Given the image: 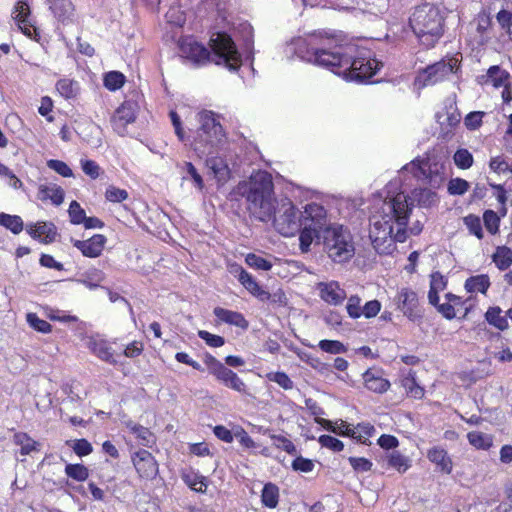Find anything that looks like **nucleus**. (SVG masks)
<instances>
[{"label":"nucleus","instance_id":"nucleus-11","mask_svg":"<svg viewBox=\"0 0 512 512\" xmlns=\"http://www.w3.org/2000/svg\"><path fill=\"white\" fill-rule=\"evenodd\" d=\"M403 169L411 171L418 180H427L433 187L438 186L442 181L441 167L437 163L431 164L429 159L413 160Z\"/></svg>","mask_w":512,"mask_h":512},{"label":"nucleus","instance_id":"nucleus-3","mask_svg":"<svg viewBox=\"0 0 512 512\" xmlns=\"http://www.w3.org/2000/svg\"><path fill=\"white\" fill-rule=\"evenodd\" d=\"M209 44L211 52L193 38H185L179 45L180 55L196 65L214 62L231 71H236L241 66V55L230 36L217 33L210 39Z\"/></svg>","mask_w":512,"mask_h":512},{"label":"nucleus","instance_id":"nucleus-19","mask_svg":"<svg viewBox=\"0 0 512 512\" xmlns=\"http://www.w3.org/2000/svg\"><path fill=\"white\" fill-rule=\"evenodd\" d=\"M427 458L435 464L441 472L445 474L452 472L453 462L444 448L440 446L430 448L427 452Z\"/></svg>","mask_w":512,"mask_h":512},{"label":"nucleus","instance_id":"nucleus-50","mask_svg":"<svg viewBox=\"0 0 512 512\" xmlns=\"http://www.w3.org/2000/svg\"><path fill=\"white\" fill-rule=\"evenodd\" d=\"M454 162L461 169H468L473 164V156L467 149H459L454 154Z\"/></svg>","mask_w":512,"mask_h":512},{"label":"nucleus","instance_id":"nucleus-28","mask_svg":"<svg viewBox=\"0 0 512 512\" xmlns=\"http://www.w3.org/2000/svg\"><path fill=\"white\" fill-rule=\"evenodd\" d=\"M490 285L489 276L486 274H480L466 279L464 287L469 293L479 292L485 294Z\"/></svg>","mask_w":512,"mask_h":512},{"label":"nucleus","instance_id":"nucleus-45","mask_svg":"<svg viewBox=\"0 0 512 512\" xmlns=\"http://www.w3.org/2000/svg\"><path fill=\"white\" fill-rule=\"evenodd\" d=\"M269 381L277 383L284 390H291L294 387L293 381L285 372H270L266 375Z\"/></svg>","mask_w":512,"mask_h":512},{"label":"nucleus","instance_id":"nucleus-47","mask_svg":"<svg viewBox=\"0 0 512 512\" xmlns=\"http://www.w3.org/2000/svg\"><path fill=\"white\" fill-rule=\"evenodd\" d=\"M68 214L70 217V222L74 225L82 224L86 218L85 210L75 200L70 203Z\"/></svg>","mask_w":512,"mask_h":512},{"label":"nucleus","instance_id":"nucleus-2","mask_svg":"<svg viewBox=\"0 0 512 512\" xmlns=\"http://www.w3.org/2000/svg\"><path fill=\"white\" fill-rule=\"evenodd\" d=\"M415 202L420 206H431L437 202V194L420 188L414 189L409 196L402 191L392 193L388 188L385 199L375 206L370 217L369 238L378 254H392L396 242L406 241L408 219Z\"/></svg>","mask_w":512,"mask_h":512},{"label":"nucleus","instance_id":"nucleus-38","mask_svg":"<svg viewBox=\"0 0 512 512\" xmlns=\"http://www.w3.org/2000/svg\"><path fill=\"white\" fill-rule=\"evenodd\" d=\"M469 443L476 449H489L492 446V437L488 434L472 431L467 434Z\"/></svg>","mask_w":512,"mask_h":512},{"label":"nucleus","instance_id":"nucleus-58","mask_svg":"<svg viewBox=\"0 0 512 512\" xmlns=\"http://www.w3.org/2000/svg\"><path fill=\"white\" fill-rule=\"evenodd\" d=\"M105 197L110 202H122L128 198V192L115 186L106 189Z\"/></svg>","mask_w":512,"mask_h":512},{"label":"nucleus","instance_id":"nucleus-48","mask_svg":"<svg viewBox=\"0 0 512 512\" xmlns=\"http://www.w3.org/2000/svg\"><path fill=\"white\" fill-rule=\"evenodd\" d=\"M245 262L248 266L258 270L268 271L272 268L271 262L254 253H249L245 258Z\"/></svg>","mask_w":512,"mask_h":512},{"label":"nucleus","instance_id":"nucleus-31","mask_svg":"<svg viewBox=\"0 0 512 512\" xmlns=\"http://www.w3.org/2000/svg\"><path fill=\"white\" fill-rule=\"evenodd\" d=\"M261 501L268 508H275L279 501V488L273 483L264 485L261 494Z\"/></svg>","mask_w":512,"mask_h":512},{"label":"nucleus","instance_id":"nucleus-37","mask_svg":"<svg viewBox=\"0 0 512 512\" xmlns=\"http://www.w3.org/2000/svg\"><path fill=\"white\" fill-rule=\"evenodd\" d=\"M0 225L10 230L13 234H19L23 230V221L17 215L0 213Z\"/></svg>","mask_w":512,"mask_h":512},{"label":"nucleus","instance_id":"nucleus-44","mask_svg":"<svg viewBox=\"0 0 512 512\" xmlns=\"http://www.w3.org/2000/svg\"><path fill=\"white\" fill-rule=\"evenodd\" d=\"M65 473L68 477L80 482L85 481L89 476L88 469L82 464H67Z\"/></svg>","mask_w":512,"mask_h":512},{"label":"nucleus","instance_id":"nucleus-39","mask_svg":"<svg viewBox=\"0 0 512 512\" xmlns=\"http://www.w3.org/2000/svg\"><path fill=\"white\" fill-rule=\"evenodd\" d=\"M104 278V274L99 269H92L82 274V278L79 280L82 284H84L89 289H95L99 287V284L102 282Z\"/></svg>","mask_w":512,"mask_h":512},{"label":"nucleus","instance_id":"nucleus-30","mask_svg":"<svg viewBox=\"0 0 512 512\" xmlns=\"http://www.w3.org/2000/svg\"><path fill=\"white\" fill-rule=\"evenodd\" d=\"M206 164L219 181H224L229 177L228 165L221 157H209L206 160Z\"/></svg>","mask_w":512,"mask_h":512},{"label":"nucleus","instance_id":"nucleus-13","mask_svg":"<svg viewBox=\"0 0 512 512\" xmlns=\"http://www.w3.org/2000/svg\"><path fill=\"white\" fill-rule=\"evenodd\" d=\"M396 304L398 309L410 320L415 321L422 317L418 296L413 290L402 288L397 294Z\"/></svg>","mask_w":512,"mask_h":512},{"label":"nucleus","instance_id":"nucleus-54","mask_svg":"<svg viewBox=\"0 0 512 512\" xmlns=\"http://www.w3.org/2000/svg\"><path fill=\"white\" fill-rule=\"evenodd\" d=\"M483 220H484L486 229L491 234H496L498 232L500 218L498 217L496 212H494L492 210L485 211L484 215H483Z\"/></svg>","mask_w":512,"mask_h":512},{"label":"nucleus","instance_id":"nucleus-29","mask_svg":"<svg viewBox=\"0 0 512 512\" xmlns=\"http://www.w3.org/2000/svg\"><path fill=\"white\" fill-rule=\"evenodd\" d=\"M184 483L192 490L204 493L207 488L206 478L193 470H188L182 473Z\"/></svg>","mask_w":512,"mask_h":512},{"label":"nucleus","instance_id":"nucleus-14","mask_svg":"<svg viewBox=\"0 0 512 512\" xmlns=\"http://www.w3.org/2000/svg\"><path fill=\"white\" fill-rule=\"evenodd\" d=\"M132 462L141 478L154 479L157 476L158 463L149 451L141 449L135 452Z\"/></svg>","mask_w":512,"mask_h":512},{"label":"nucleus","instance_id":"nucleus-64","mask_svg":"<svg viewBox=\"0 0 512 512\" xmlns=\"http://www.w3.org/2000/svg\"><path fill=\"white\" fill-rule=\"evenodd\" d=\"M81 167L83 172L90 176L92 179H96L99 176L100 167L93 160H81Z\"/></svg>","mask_w":512,"mask_h":512},{"label":"nucleus","instance_id":"nucleus-6","mask_svg":"<svg viewBox=\"0 0 512 512\" xmlns=\"http://www.w3.org/2000/svg\"><path fill=\"white\" fill-rule=\"evenodd\" d=\"M200 127L193 142L194 151L200 155H211L226 140L225 131L212 111L198 113Z\"/></svg>","mask_w":512,"mask_h":512},{"label":"nucleus","instance_id":"nucleus-42","mask_svg":"<svg viewBox=\"0 0 512 512\" xmlns=\"http://www.w3.org/2000/svg\"><path fill=\"white\" fill-rule=\"evenodd\" d=\"M14 443L21 447V454L28 455L36 449V442L31 439L26 433H16L13 437Z\"/></svg>","mask_w":512,"mask_h":512},{"label":"nucleus","instance_id":"nucleus-49","mask_svg":"<svg viewBox=\"0 0 512 512\" xmlns=\"http://www.w3.org/2000/svg\"><path fill=\"white\" fill-rule=\"evenodd\" d=\"M497 22L506 32L510 41H512V13L507 10H500L496 15Z\"/></svg>","mask_w":512,"mask_h":512},{"label":"nucleus","instance_id":"nucleus-12","mask_svg":"<svg viewBox=\"0 0 512 512\" xmlns=\"http://www.w3.org/2000/svg\"><path fill=\"white\" fill-rule=\"evenodd\" d=\"M138 104L134 101H125L117 108L111 118L112 127L119 135H124L128 124L136 120L138 113Z\"/></svg>","mask_w":512,"mask_h":512},{"label":"nucleus","instance_id":"nucleus-22","mask_svg":"<svg viewBox=\"0 0 512 512\" xmlns=\"http://www.w3.org/2000/svg\"><path fill=\"white\" fill-rule=\"evenodd\" d=\"M64 195V190L57 184H40L38 187V198L41 201L50 200L56 206L63 203Z\"/></svg>","mask_w":512,"mask_h":512},{"label":"nucleus","instance_id":"nucleus-61","mask_svg":"<svg viewBox=\"0 0 512 512\" xmlns=\"http://www.w3.org/2000/svg\"><path fill=\"white\" fill-rule=\"evenodd\" d=\"M476 23H477L476 30L480 34V36L482 38L481 41L483 42L485 40L484 34L489 30V28L492 25V19L486 13H479L476 18Z\"/></svg>","mask_w":512,"mask_h":512},{"label":"nucleus","instance_id":"nucleus-52","mask_svg":"<svg viewBox=\"0 0 512 512\" xmlns=\"http://www.w3.org/2000/svg\"><path fill=\"white\" fill-rule=\"evenodd\" d=\"M464 223L470 233L474 234L478 239L483 238L482 224L478 216L470 214L464 218Z\"/></svg>","mask_w":512,"mask_h":512},{"label":"nucleus","instance_id":"nucleus-25","mask_svg":"<svg viewBox=\"0 0 512 512\" xmlns=\"http://www.w3.org/2000/svg\"><path fill=\"white\" fill-rule=\"evenodd\" d=\"M49 8L61 22L68 21L74 14V6L70 0H48Z\"/></svg>","mask_w":512,"mask_h":512},{"label":"nucleus","instance_id":"nucleus-24","mask_svg":"<svg viewBox=\"0 0 512 512\" xmlns=\"http://www.w3.org/2000/svg\"><path fill=\"white\" fill-rule=\"evenodd\" d=\"M214 315L218 318V320L234 325L236 327L246 329L248 328V321L244 318V316L237 312L231 311L228 309H224L222 307H216L213 311Z\"/></svg>","mask_w":512,"mask_h":512},{"label":"nucleus","instance_id":"nucleus-32","mask_svg":"<svg viewBox=\"0 0 512 512\" xmlns=\"http://www.w3.org/2000/svg\"><path fill=\"white\" fill-rule=\"evenodd\" d=\"M492 259L498 269L506 270L512 264V250L506 246L497 247Z\"/></svg>","mask_w":512,"mask_h":512},{"label":"nucleus","instance_id":"nucleus-23","mask_svg":"<svg viewBox=\"0 0 512 512\" xmlns=\"http://www.w3.org/2000/svg\"><path fill=\"white\" fill-rule=\"evenodd\" d=\"M237 271L239 282L254 296H257L261 300H267L270 297L269 292L263 290L254 278L245 271L242 267H238Z\"/></svg>","mask_w":512,"mask_h":512},{"label":"nucleus","instance_id":"nucleus-8","mask_svg":"<svg viewBox=\"0 0 512 512\" xmlns=\"http://www.w3.org/2000/svg\"><path fill=\"white\" fill-rule=\"evenodd\" d=\"M327 224V212L317 203L308 204L303 212V229L299 235L300 249L303 253L310 250L314 239L322 240Z\"/></svg>","mask_w":512,"mask_h":512},{"label":"nucleus","instance_id":"nucleus-60","mask_svg":"<svg viewBox=\"0 0 512 512\" xmlns=\"http://www.w3.org/2000/svg\"><path fill=\"white\" fill-rule=\"evenodd\" d=\"M198 336H199V338L204 340L206 342V344L209 345L210 347H215V348L221 347L225 343V340L223 337H221L219 335L212 334L205 330H199Z\"/></svg>","mask_w":512,"mask_h":512},{"label":"nucleus","instance_id":"nucleus-5","mask_svg":"<svg viewBox=\"0 0 512 512\" xmlns=\"http://www.w3.org/2000/svg\"><path fill=\"white\" fill-rule=\"evenodd\" d=\"M409 25L424 46L433 47L443 35L444 16L439 7L425 3L414 9Z\"/></svg>","mask_w":512,"mask_h":512},{"label":"nucleus","instance_id":"nucleus-46","mask_svg":"<svg viewBox=\"0 0 512 512\" xmlns=\"http://www.w3.org/2000/svg\"><path fill=\"white\" fill-rule=\"evenodd\" d=\"M28 324L36 331L41 333H49L52 326L46 320L40 319L36 313H28L26 315Z\"/></svg>","mask_w":512,"mask_h":512},{"label":"nucleus","instance_id":"nucleus-41","mask_svg":"<svg viewBox=\"0 0 512 512\" xmlns=\"http://www.w3.org/2000/svg\"><path fill=\"white\" fill-rule=\"evenodd\" d=\"M124 83L125 76L121 72L110 71L104 76V86L110 91L120 89Z\"/></svg>","mask_w":512,"mask_h":512},{"label":"nucleus","instance_id":"nucleus-20","mask_svg":"<svg viewBox=\"0 0 512 512\" xmlns=\"http://www.w3.org/2000/svg\"><path fill=\"white\" fill-rule=\"evenodd\" d=\"M27 232L34 239H40L44 243H51L57 236V229L53 223L41 222L30 225Z\"/></svg>","mask_w":512,"mask_h":512},{"label":"nucleus","instance_id":"nucleus-40","mask_svg":"<svg viewBox=\"0 0 512 512\" xmlns=\"http://www.w3.org/2000/svg\"><path fill=\"white\" fill-rule=\"evenodd\" d=\"M133 434L141 446L151 447L156 442L154 434L146 427L133 426Z\"/></svg>","mask_w":512,"mask_h":512},{"label":"nucleus","instance_id":"nucleus-7","mask_svg":"<svg viewBox=\"0 0 512 512\" xmlns=\"http://www.w3.org/2000/svg\"><path fill=\"white\" fill-rule=\"evenodd\" d=\"M322 242L328 257L335 263H346L355 255V245L350 231L342 225L330 224L328 219Z\"/></svg>","mask_w":512,"mask_h":512},{"label":"nucleus","instance_id":"nucleus-33","mask_svg":"<svg viewBox=\"0 0 512 512\" xmlns=\"http://www.w3.org/2000/svg\"><path fill=\"white\" fill-rule=\"evenodd\" d=\"M59 94L65 99L75 98L79 92V84L72 79H60L56 84Z\"/></svg>","mask_w":512,"mask_h":512},{"label":"nucleus","instance_id":"nucleus-10","mask_svg":"<svg viewBox=\"0 0 512 512\" xmlns=\"http://www.w3.org/2000/svg\"><path fill=\"white\" fill-rule=\"evenodd\" d=\"M457 63L458 60L456 58H449L434 63L420 73L418 80L422 86L435 85L455 73Z\"/></svg>","mask_w":512,"mask_h":512},{"label":"nucleus","instance_id":"nucleus-57","mask_svg":"<svg viewBox=\"0 0 512 512\" xmlns=\"http://www.w3.org/2000/svg\"><path fill=\"white\" fill-rule=\"evenodd\" d=\"M485 116V112L473 111L467 114L464 119V124L469 130H476L482 125V119Z\"/></svg>","mask_w":512,"mask_h":512},{"label":"nucleus","instance_id":"nucleus-51","mask_svg":"<svg viewBox=\"0 0 512 512\" xmlns=\"http://www.w3.org/2000/svg\"><path fill=\"white\" fill-rule=\"evenodd\" d=\"M271 439L273 440V444L281 449L287 452L290 455H296L297 449L293 442L282 435H272Z\"/></svg>","mask_w":512,"mask_h":512},{"label":"nucleus","instance_id":"nucleus-43","mask_svg":"<svg viewBox=\"0 0 512 512\" xmlns=\"http://www.w3.org/2000/svg\"><path fill=\"white\" fill-rule=\"evenodd\" d=\"M318 347L326 353L343 354L347 352V347L338 340H321Z\"/></svg>","mask_w":512,"mask_h":512},{"label":"nucleus","instance_id":"nucleus-63","mask_svg":"<svg viewBox=\"0 0 512 512\" xmlns=\"http://www.w3.org/2000/svg\"><path fill=\"white\" fill-rule=\"evenodd\" d=\"M73 450L78 456L82 457L92 453L93 448L91 443L86 439H78L74 441Z\"/></svg>","mask_w":512,"mask_h":512},{"label":"nucleus","instance_id":"nucleus-4","mask_svg":"<svg viewBox=\"0 0 512 512\" xmlns=\"http://www.w3.org/2000/svg\"><path fill=\"white\" fill-rule=\"evenodd\" d=\"M237 193L246 199L247 209L254 218L262 222L272 219L276 199L270 173L261 170L252 173L248 180L238 184Z\"/></svg>","mask_w":512,"mask_h":512},{"label":"nucleus","instance_id":"nucleus-59","mask_svg":"<svg viewBox=\"0 0 512 512\" xmlns=\"http://www.w3.org/2000/svg\"><path fill=\"white\" fill-rule=\"evenodd\" d=\"M47 166L63 177L73 176V172H72L71 168L65 162H63L61 160H55V159L48 160Z\"/></svg>","mask_w":512,"mask_h":512},{"label":"nucleus","instance_id":"nucleus-34","mask_svg":"<svg viewBox=\"0 0 512 512\" xmlns=\"http://www.w3.org/2000/svg\"><path fill=\"white\" fill-rule=\"evenodd\" d=\"M375 428L370 423H360L351 430V438L361 444H367L369 437L373 436Z\"/></svg>","mask_w":512,"mask_h":512},{"label":"nucleus","instance_id":"nucleus-9","mask_svg":"<svg viewBox=\"0 0 512 512\" xmlns=\"http://www.w3.org/2000/svg\"><path fill=\"white\" fill-rule=\"evenodd\" d=\"M275 229L285 237L294 236L301 227V213L288 198L281 199L272 215Z\"/></svg>","mask_w":512,"mask_h":512},{"label":"nucleus","instance_id":"nucleus-62","mask_svg":"<svg viewBox=\"0 0 512 512\" xmlns=\"http://www.w3.org/2000/svg\"><path fill=\"white\" fill-rule=\"evenodd\" d=\"M348 461L355 471L367 472L372 468V462L362 457H349Z\"/></svg>","mask_w":512,"mask_h":512},{"label":"nucleus","instance_id":"nucleus-53","mask_svg":"<svg viewBox=\"0 0 512 512\" xmlns=\"http://www.w3.org/2000/svg\"><path fill=\"white\" fill-rule=\"evenodd\" d=\"M346 310L351 318H360L362 316L361 298L357 295L350 296L348 298Z\"/></svg>","mask_w":512,"mask_h":512},{"label":"nucleus","instance_id":"nucleus-15","mask_svg":"<svg viewBox=\"0 0 512 512\" xmlns=\"http://www.w3.org/2000/svg\"><path fill=\"white\" fill-rule=\"evenodd\" d=\"M12 14L19 30L27 37L33 38L36 34V27L33 24L30 7L27 1H17Z\"/></svg>","mask_w":512,"mask_h":512},{"label":"nucleus","instance_id":"nucleus-17","mask_svg":"<svg viewBox=\"0 0 512 512\" xmlns=\"http://www.w3.org/2000/svg\"><path fill=\"white\" fill-rule=\"evenodd\" d=\"M317 288L321 299L330 305H340L347 297L345 290L336 281L320 282Z\"/></svg>","mask_w":512,"mask_h":512},{"label":"nucleus","instance_id":"nucleus-55","mask_svg":"<svg viewBox=\"0 0 512 512\" xmlns=\"http://www.w3.org/2000/svg\"><path fill=\"white\" fill-rule=\"evenodd\" d=\"M318 441L322 447L330 449L333 452H340L344 448L342 441L330 435H321Z\"/></svg>","mask_w":512,"mask_h":512},{"label":"nucleus","instance_id":"nucleus-35","mask_svg":"<svg viewBox=\"0 0 512 512\" xmlns=\"http://www.w3.org/2000/svg\"><path fill=\"white\" fill-rule=\"evenodd\" d=\"M387 462L389 466L393 467L400 473L406 472L411 466L410 459L398 451H393L388 454Z\"/></svg>","mask_w":512,"mask_h":512},{"label":"nucleus","instance_id":"nucleus-56","mask_svg":"<svg viewBox=\"0 0 512 512\" xmlns=\"http://www.w3.org/2000/svg\"><path fill=\"white\" fill-rule=\"evenodd\" d=\"M469 189V183L461 178L451 179L448 183V192L451 195H463Z\"/></svg>","mask_w":512,"mask_h":512},{"label":"nucleus","instance_id":"nucleus-26","mask_svg":"<svg viewBox=\"0 0 512 512\" xmlns=\"http://www.w3.org/2000/svg\"><path fill=\"white\" fill-rule=\"evenodd\" d=\"M363 378L366 388L372 392L382 394L390 387V382L387 379L377 375L371 370H367L364 373Z\"/></svg>","mask_w":512,"mask_h":512},{"label":"nucleus","instance_id":"nucleus-16","mask_svg":"<svg viewBox=\"0 0 512 512\" xmlns=\"http://www.w3.org/2000/svg\"><path fill=\"white\" fill-rule=\"evenodd\" d=\"M71 242L74 247L81 251L83 256L97 258L102 254L107 239L102 234H95L87 240L71 239Z\"/></svg>","mask_w":512,"mask_h":512},{"label":"nucleus","instance_id":"nucleus-36","mask_svg":"<svg viewBox=\"0 0 512 512\" xmlns=\"http://www.w3.org/2000/svg\"><path fill=\"white\" fill-rule=\"evenodd\" d=\"M499 307H490L485 313L487 322L499 330H505L508 327L507 319L501 315Z\"/></svg>","mask_w":512,"mask_h":512},{"label":"nucleus","instance_id":"nucleus-1","mask_svg":"<svg viewBox=\"0 0 512 512\" xmlns=\"http://www.w3.org/2000/svg\"><path fill=\"white\" fill-rule=\"evenodd\" d=\"M295 55L303 61L327 68L346 80L363 82L380 69L370 52L353 43H342L326 32L310 34L293 42Z\"/></svg>","mask_w":512,"mask_h":512},{"label":"nucleus","instance_id":"nucleus-18","mask_svg":"<svg viewBox=\"0 0 512 512\" xmlns=\"http://www.w3.org/2000/svg\"><path fill=\"white\" fill-rule=\"evenodd\" d=\"M215 378L223 383L226 387L237 391L243 395H250L246 384L243 380L231 369L226 366L215 376Z\"/></svg>","mask_w":512,"mask_h":512},{"label":"nucleus","instance_id":"nucleus-21","mask_svg":"<svg viewBox=\"0 0 512 512\" xmlns=\"http://www.w3.org/2000/svg\"><path fill=\"white\" fill-rule=\"evenodd\" d=\"M89 349L94 355H96L102 361L109 364H117L116 356L114 355L112 348L108 345L105 340L102 339H90L88 343Z\"/></svg>","mask_w":512,"mask_h":512},{"label":"nucleus","instance_id":"nucleus-27","mask_svg":"<svg viewBox=\"0 0 512 512\" xmlns=\"http://www.w3.org/2000/svg\"><path fill=\"white\" fill-rule=\"evenodd\" d=\"M482 83H491L494 87L505 86L509 79V73L498 65H493L487 70V74L482 76Z\"/></svg>","mask_w":512,"mask_h":512}]
</instances>
